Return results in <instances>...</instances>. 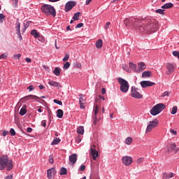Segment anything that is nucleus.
Masks as SVG:
<instances>
[{
    "label": "nucleus",
    "instance_id": "nucleus-1",
    "mask_svg": "<svg viewBox=\"0 0 179 179\" xmlns=\"http://www.w3.org/2000/svg\"><path fill=\"white\" fill-rule=\"evenodd\" d=\"M126 27H129L134 24L136 29L140 30L143 33L149 34V33H155L159 30V24L156 20H140L138 18H126L124 21Z\"/></svg>",
    "mask_w": 179,
    "mask_h": 179
},
{
    "label": "nucleus",
    "instance_id": "nucleus-2",
    "mask_svg": "<svg viewBox=\"0 0 179 179\" xmlns=\"http://www.w3.org/2000/svg\"><path fill=\"white\" fill-rule=\"evenodd\" d=\"M7 171H10L13 169V163L12 159H9L8 155H2L0 157V170L6 169Z\"/></svg>",
    "mask_w": 179,
    "mask_h": 179
},
{
    "label": "nucleus",
    "instance_id": "nucleus-3",
    "mask_svg": "<svg viewBox=\"0 0 179 179\" xmlns=\"http://www.w3.org/2000/svg\"><path fill=\"white\" fill-rule=\"evenodd\" d=\"M41 11L47 16L55 17L57 16V10L54 6L49 4H44L41 8Z\"/></svg>",
    "mask_w": 179,
    "mask_h": 179
},
{
    "label": "nucleus",
    "instance_id": "nucleus-4",
    "mask_svg": "<svg viewBox=\"0 0 179 179\" xmlns=\"http://www.w3.org/2000/svg\"><path fill=\"white\" fill-rule=\"evenodd\" d=\"M117 82L120 85V90L122 92V93H127L128 90H129V84L128 81L122 78H118Z\"/></svg>",
    "mask_w": 179,
    "mask_h": 179
},
{
    "label": "nucleus",
    "instance_id": "nucleus-5",
    "mask_svg": "<svg viewBox=\"0 0 179 179\" xmlns=\"http://www.w3.org/2000/svg\"><path fill=\"white\" fill-rule=\"evenodd\" d=\"M166 108V106L163 103H158L152 107L150 110V114L152 115H157V114H160L163 110Z\"/></svg>",
    "mask_w": 179,
    "mask_h": 179
},
{
    "label": "nucleus",
    "instance_id": "nucleus-6",
    "mask_svg": "<svg viewBox=\"0 0 179 179\" xmlns=\"http://www.w3.org/2000/svg\"><path fill=\"white\" fill-rule=\"evenodd\" d=\"M131 96L134 99H143V95L141 94V90L136 87H131Z\"/></svg>",
    "mask_w": 179,
    "mask_h": 179
},
{
    "label": "nucleus",
    "instance_id": "nucleus-7",
    "mask_svg": "<svg viewBox=\"0 0 179 179\" xmlns=\"http://www.w3.org/2000/svg\"><path fill=\"white\" fill-rule=\"evenodd\" d=\"M157 125H159V120H157V119L150 122V124L147 126L146 132H150V131L156 128Z\"/></svg>",
    "mask_w": 179,
    "mask_h": 179
},
{
    "label": "nucleus",
    "instance_id": "nucleus-8",
    "mask_svg": "<svg viewBox=\"0 0 179 179\" xmlns=\"http://www.w3.org/2000/svg\"><path fill=\"white\" fill-rule=\"evenodd\" d=\"M122 162L124 166H131V164H132V162H134V159L131 158V157L124 156L122 158Z\"/></svg>",
    "mask_w": 179,
    "mask_h": 179
},
{
    "label": "nucleus",
    "instance_id": "nucleus-9",
    "mask_svg": "<svg viewBox=\"0 0 179 179\" xmlns=\"http://www.w3.org/2000/svg\"><path fill=\"white\" fill-rule=\"evenodd\" d=\"M166 150H167V152L177 153L178 152V148H177V145H176V143H172L166 147Z\"/></svg>",
    "mask_w": 179,
    "mask_h": 179
},
{
    "label": "nucleus",
    "instance_id": "nucleus-10",
    "mask_svg": "<svg viewBox=\"0 0 179 179\" xmlns=\"http://www.w3.org/2000/svg\"><path fill=\"white\" fill-rule=\"evenodd\" d=\"M79 104H80V108H82L83 110L85 109V104H86V99H85V95L80 94L79 95Z\"/></svg>",
    "mask_w": 179,
    "mask_h": 179
},
{
    "label": "nucleus",
    "instance_id": "nucleus-11",
    "mask_svg": "<svg viewBox=\"0 0 179 179\" xmlns=\"http://www.w3.org/2000/svg\"><path fill=\"white\" fill-rule=\"evenodd\" d=\"M91 155L92 156L93 160H96L99 157V152L96 150V145H93L91 147Z\"/></svg>",
    "mask_w": 179,
    "mask_h": 179
},
{
    "label": "nucleus",
    "instance_id": "nucleus-12",
    "mask_svg": "<svg viewBox=\"0 0 179 179\" xmlns=\"http://www.w3.org/2000/svg\"><path fill=\"white\" fill-rule=\"evenodd\" d=\"M75 5H76L75 1L67 2L66 3V6H65V12H69V10H71L72 9V8H73V6H75Z\"/></svg>",
    "mask_w": 179,
    "mask_h": 179
},
{
    "label": "nucleus",
    "instance_id": "nucleus-13",
    "mask_svg": "<svg viewBox=\"0 0 179 179\" xmlns=\"http://www.w3.org/2000/svg\"><path fill=\"white\" fill-rule=\"evenodd\" d=\"M141 86L143 88L149 87L150 86H155V83L151 81H141Z\"/></svg>",
    "mask_w": 179,
    "mask_h": 179
},
{
    "label": "nucleus",
    "instance_id": "nucleus-14",
    "mask_svg": "<svg viewBox=\"0 0 179 179\" xmlns=\"http://www.w3.org/2000/svg\"><path fill=\"white\" fill-rule=\"evenodd\" d=\"M166 68L168 69V71L166 73V75H171V73L174 72V65H173L172 64H166Z\"/></svg>",
    "mask_w": 179,
    "mask_h": 179
},
{
    "label": "nucleus",
    "instance_id": "nucleus-15",
    "mask_svg": "<svg viewBox=\"0 0 179 179\" xmlns=\"http://www.w3.org/2000/svg\"><path fill=\"white\" fill-rule=\"evenodd\" d=\"M78 160V155L76 154H72L69 156V162L71 163V164L73 166Z\"/></svg>",
    "mask_w": 179,
    "mask_h": 179
},
{
    "label": "nucleus",
    "instance_id": "nucleus-16",
    "mask_svg": "<svg viewBox=\"0 0 179 179\" xmlns=\"http://www.w3.org/2000/svg\"><path fill=\"white\" fill-rule=\"evenodd\" d=\"M57 171H55V168H52L48 170V178L52 179L54 176H55V173Z\"/></svg>",
    "mask_w": 179,
    "mask_h": 179
},
{
    "label": "nucleus",
    "instance_id": "nucleus-17",
    "mask_svg": "<svg viewBox=\"0 0 179 179\" xmlns=\"http://www.w3.org/2000/svg\"><path fill=\"white\" fill-rule=\"evenodd\" d=\"M48 84L50 86H53V87H57V89H59V87H61V84L56 81L50 80L48 82Z\"/></svg>",
    "mask_w": 179,
    "mask_h": 179
},
{
    "label": "nucleus",
    "instance_id": "nucleus-18",
    "mask_svg": "<svg viewBox=\"0 0 179 179\" xmlns=\"http://www.w3.org/2000/svg\"><path fill=\"white\" fill-rule=\"evenodd\" d=\"M25 100H40V97L36 95H29L24 97Z\"/></svg>",
    "mask_w": 179,
    "mask_h": 179
},
{
    "label": "nucleus",
    "instance_id": "nucleus-19",
    "mask_svg": "<svg viewBox=\"0 0 179 179\" xmlns=\"http://www.w3.org/2000/svg\"><path fill=\"white\" fill-rule=\"evenodd\" d=\"M145 69H146V65L145 64V63L141 62L138 64V69L136 71V72H142V71H143Z\"/></svg>",
    "mask_w": 179,
    "mask_h": 179
},
{
    "label": "nucleus",
    "instance_id": "nucleus-20",
    "mask_svg": "<svg viewBox=\"0 0 179 179\" xmlns=\"http://www.w3.org/2000/svg\"><path fill=\"white\" fill-rule=\"evenodd\" d=\"M173 177H174V173H167L165 172L163 173V179L173 178Z\"/></svg>",
    "mask_w": 179,
    "mask_h": 179
},
{
    "label": "nucleus",
    "instance_id": "nucleus-21",
    "mask_svg": "<svg viewBox=\"0 0 179 179\" xmlns=\"http://www.w3.org/2000/svg\"><path fill=\"white\" fill-rule=\"evenodd\" d=\"M95 45L96 47V48H98L99 50H100V48H101L103 47V40L101 39H99L96 43Z\"/></svg>",
    "mask_w": 179,
    "mask_h": 179
},
{
    "label": "nucleus",
    "instance_id": "nucleus-22",
    "mask_svg": "<svg viewBox=\"0 0 179 179\" xmlns=\"http://www.w3.org/2000/svg\"><path fill=\"white\" fill-rule=\"evenodd\" d=\"M173 5L171 3H166L164 6H162V9H170L173 8Z\"/></svg>",
    "mask_w": 179,
    "mask_h": 179
},
{
    "label": "nucleus",
    "instance_id": "nucleus-23",
    "mask_svg": "<svg viewBox=\"0 0 179 179\" xmlns=\"http://www.w3.org/2000/svg\"><path fill=\"white\" fill-rule=\"evenodd\" d=\"M64 117V110L62 109H58L57 110V118H62Z\"/></svg>",
    "mask_w": 179,
    "mask_h": 179
},
{
    "label": "nucleus",
    "instance_id": "nucleus-24",
    "mask_svg": "<svg viewBox=\"0 0 179 179\" xmlns=\"http://www.w3.org/2000/svg\"><path fill=\"white\" fill-rule=\"evenodd\" d=\"M31 36H34V37L35 38H38V37H40V34L38 32H37V30H36V29H33L31 31Z\"/></svg>",
    "mask_w": 179,
    "mask_h": 179
},
{
    "label": "nucleus",
    "instance_id": "nucleus-25",
    "mask_svg": "<svg viewBox=\"0 0 179 179\" xmlns=\"http://www.w3.org/2000/svg\"><path fill=\"white\" fill-rule=\"evenodd\" d=\"M27 113V109H26V105L22 106V108L20 110V115H24Z\"/></svg>",
    "mask_w": 179,
    "mask_h": 179
},
{
    "label": "nucleus",
    "instance_id": "nucleus-26",
    "mask_svg": "<svg viewBox=\"0 0 179 179\" xmlns=\"http://www.w3.org/2000/svg\"><path fill=\"white\" fill-rule=\"evenodd\" d=\"M53 73L56 76H59L61 75V69L58 67H56L53 71Z\"/></svg>",
    "mask_w": 179,
    "mask_h": 179
},
{
    "label": "nucleus",
    "instance_id": "nucleus-27",
    "mask_svg": "<svg viewBox=\"0 0 179 179\" xmlns=\"http://www.w3.org/2000/svg\"><path fill=\"white\" fill-rule=\"evenodd\" d=\"M77 133L80 135H83V134H85V129L83 128V127H79L77 129Z\"/></svg>",
    "mask_w": 179,
    "mask_h": 179
},
{
    "label": "nucleus",
    "instance_id": "nucleus-28",
    "mask_svg": "<svg viewBox=\"0 0 179 179\" xmlns=\"http://www.w3.org/2000/svg\"><path fill=\"white\" fill-rule=\"evenodd\" d=\"M150 75H152V73L150 71H144V72H143L142 77L143 78H150Z\"/></svg>",
    "mask_w": 179,
    "mask_h": 179
},
{
    "label": "nucleus",
    "instance_id": "nucleus-29",
    "mask_svg": "<svg viewBox=\"0 0 179 179\" xmlns=\"http://www.w3.org/2000/svg\"><path fill=\"white\" fill-rule=\"evenodd\" d=\"M80 15H82V13L80 12L76 13L73 17V20H79Z\"/></svg>",
    "mask_w": 179,
    "mask_h": 179
},
{
    "label": "nucleus",
    "instance_id": "nucleus-30",
    "mask_svg": "<svg viewBox=\"0 0 179 179\" xmlns=\"http://www.w3.org/2000/svg\"><path fill=\"white\" fill-rule=\"evenodd\" d=\"M68 174V171L66 168H62L60 170V176H66Z\"/></svg>",
    "mask_w": 179,
    "mask_h": 179
},
{
    "label": "nucleus",
    "instance_id": "nucleus-31",
    "mask_svg": "<svg viewBox=\"0 0 179 179\" xmlns=\"http://www.w3.org/2000/svg\"><path fill=\"white\" fill-rule=\"evenodd\" d=\"M100 110V108H99V105H95L94 107V115H97L99 114V111Z\"/></svg>",
    "mask_w": 179,
    "mask_h": 179
},
{
    "label": "nucleus",
    "instance_id": "nucleus-32",
    "mask_svg": "<svg viewBox=\"0 0 179 179\" xmlns=\"http://www.w3.org/2000/svg\"><path fill=\"white\" fill-rule=\"evenodd\" d=\"M61 142V139L56 138L53 140V141L52 142L51 145H58L59 143Z\"/></svg>",
    "mask_w": 179,
    "mask_h": 179
},
{
    "label": "nucleus",
    "instance_id": "nucleus-33",
    "mask_svg": "<svg viewBox=\"0 0 179 179\" xmlns=\"http://www.w3.org/2000/svg\"><path fill=\"white\" fill-rule=\"evenodd\" d=\"M126 145H131L132 143V138L128 137L125 139Z\"/></svg>",
    "mask_w": 179,
    "mask_h": 179
},
{
    "label": "nucleus",
    "instance_id": "nucleus-34",
    "mask_svg": "<svg viewBox=\"0 0 179 179\" xmlns=\"http://www.w3.org/2000/svg\"><path fill=\"white\" fill-rule=\"evenodd\" d=\"M129 68L132 69V71H138L136 70V64H134V63H129Z\"/></svg>",
    "mask_w": 179,
    "mask_h": 179
},
{
    "label": "nucleus",
    "instance_id": "nucleus-35",
    "mask_svg": "<svg viewBox=\"0 0 179 179\" xmlns=\"http://www.w3.org/2000/svg\"><path fill=\"white\" fill-rule=\"evenodd\" d=\"M70 66L71 64L69 62H67L64 64L63 69H64V71H66V69H69Z\"/></svg>",
    "mask_w": 179,
    "mask_h": 179
},
{
    "label": "nucleus",
    "instance_id": "nucleus-36",
    "mask_svg": "<svg viewBox=\"0 0 179 179\" xmlns=\"http://www.w3.org/2000/svg\"><path fill=\"white\" fill-rule=\"evenodd\" d=\"M16 30H17V34H20V22H17L16 24Z\"/></svg>",
    "mask_w": 179,
    "mask_h": 179
},
{
    "label": "nucleus",
    "instance_id": "nucleus-37",
    "mask_svg": "<svg viewBox=\"0 0 179 179\" xmlns=\"http://www.w3.org/2000/svg\"><path fill=\"white\" fill-rule=\"evenodd\" d=\"M155 13H159V15H164V10L163 9H157L155 10Z\"/></svg>",
    "mask_w": 179,
    "mask_h": 179
},
{
    "label": "nucleus",
    "instance_id": "nucleus-38",
    "mask_svg": "<svg viewBox=\"0 0 179 179\" xmlns=\"http://www.w3.org/2000/svg\"><path fill=\"white\" fill-rule=\"evenodd\" d=\"M30 23H31V21H28L26 23H24V29L26 30L29 26H30Z\"/></svg>",
    "mask_w": 179,
    "mask_h": 179
},
{
    "label": "nucleus",
    "instance_id": "nucleus-39",
    "mask_svg": "<svg viewBox=\"0 0 179 179\" xmlns=\"http://www.w3.org/2000/svg\"><path fill=\"white\" fill-rule=\"evenodd\" d=\"M177 106H173L171 110V114L174 115V114H177Z\"/></svg>",
    "mask_w": 179,
    "mask_h": 179
},
{
    "label": "nucleus",
    "instance_id": "nucleus-40",
    "mask_svg": "<svg viewBox=\"0 0 179 179\" xmlns=\"http://www.w3.org/2000/svg\"><path fill=\"white\" fill-rule=\"evenodd\" d=\"M173 56L176 57L179 59V52L178 51H173L172 52Z\"/></svg>",
    "mask_w": 179,
    "mask_h": 179
},
{
    "label": "nucleus",
    "instance_id": "nucleus-41",
    "mask_svg": "<svg viewBox=\"0 0 179 179\" xmlns=\"http://www.w3.org/2000/svg\"><path fill=\"white\" fill-rule=\"evenodd\" d=\"M97 122H99L97 115H94V125H97Z\"/></svg>",
    "mask_w": 179,
    "mask_h": 179
},
{
    "label": "nucleus",
    "instance_id": "nucleus-42",
    "mask_svg": "<svg viewBox=\"0 0 179 179\" xmlns=\"http://www.w3.org/2000/svg\"><path fill=\"white\" fill-rule=\"evenodd\" d=\"M69 59V55L66 54L65 57L63 58V62H66Z\"/></svg>",
    "mask_w": 179,
    "mask_h": 179
},
{
    "label": "nucleus",
    "instance_id": "nucleus-43",
    "mask_svg": "<svg viewBox=\"0 0 179 179\" xmlns=\"http://www.w3.org/2000/svg\"><path fill=\"white\" fill-rule=\"evenodd\" d=\"M53 101L54 103H55L56 104H58L59 106H62V101L58 99H54Z\"/></svg>",
    "mask_w": 179,
    "mask_h": 179
},
{
    "label": "nucleus",
    "instance_id": "nucleus-44",
    "mask_svg": "<svg viewBox=\"0 0 179 179\" xmlns=\"http://www.w3.org/2000/svg\"><path fill=\"white\" fill-rule=\"evenodd\" d=\"M10 134L11 136H15V135H16V131H15L14 129H10Z\"/></svg>",
    "mask_w": 179,
    "mask_h": 179
},
{
    "label": "nucleus",
    "instance_id": "nucleus-45",
    "mask_svg": "<svg viewBox=\"0 0 179 179\" xmlns=\"http://www.w3.org/2000/svg\"><path fill=\"white\" fill-rule=\"evenodd\" d=\"M27 90H29V92H33V90H34V86L29 85V87H27Z\"/></svg>",
    "mask_w": 179,
    "mask_h": 179
},
{
    "label": "nucleus",
    "instance_id": "nucleus-46",
    "mask_svg": "<svg viewBox=\"0 0 179 179\" xmlns=\"http://www.w3.org/2000/svg\"><path fill=\"white\" fill-rule=\"evenodd\" d=\"M5 20V15L1 13L0 14V23H2Z\"/></svg>",
    "mask_w": 179,
    "mask_h": 179
},
{
    "label": "nucleus",
    "instance_id": "nucleus-47",
    "mask_svg": "<svg viewBox=\"0 0 179 179\" xmlns=\"http://www.w3.org/2000/svg\"><path fill=\"white\" fill-rule=\"evenodd\" d=\"M7 57H8V55L7 54H2L1 55H0V59H6V58H7Z\"/></svg>",
    "mask_w": 179,
    "mask_h": 179
},
{
    "label": "nucleus",
    "instance_id": "nucleus-48",
    "mask_svg": "<svg viewBox=\"0 0 179 179\" xmlns=\"http://www.w3.org/2000/svg\"><path fill=\"white\" fill-rule=\"evenodd\" d=\"M143 157H141V158H138V159H137V164H142V162H143Z\"/></svg>",
    "mask_w": 179,
    "mask_h": 179
},
{
    "label": "nucleus",
    "instance_id": "nucleus-49",
    "mask_svg": "<svg viewBox=\"0 0 179 179\" xmlns=\"http://www.w3.org/2000/svg\"><path fill=\"white\" fill-rule=\"evenodd\" d=\"M74 66L76 68H82V64L79 63V62H76Z\"/></svg>",
    "mask_w": 179,
    "mask_h": 179
},
{
    "label": "nucleus",
    "instance_id": "nucleus-50",
    "mask_svg": "<svg viewBox=\"0 0 179 179\" xmlns=\"http://www.w3.org/2000/svg\"><path fill=\"white\" fill-rule=\"evenodd\" d=\"M80 171H85V170H86V166L81 165L80 167Z\"/></svg>",
    "mask_w": 179,
    "mask_h": 179
},
{
    "label": "nucleus",
    "instance_id": "nucleus-51",
    "mask_svg": "<svg viewBox=\"0 0 179 179\" xmlns=\"http://www.w3.org/2000/svg\"><path fill=\"white\" fill-rule=\"evenodd\" d=\"M80 27H83V23L78 24L76 27V29H80Z\"/></svg>",
    "mask_w": 179,
    "mask_h": 179
},
{
    "label": "nucleus",
    "instance_id": "nucleus-52",
    "mask_svg": "<svg viewBox=\"0 0 179 179\" xmlns=\"http://www.w3.org/2000/svg\"><path fill=\"white\" fill-rule=\"evenodd\" d=\"M97 100H105L104 96L99 95L98 98L96 99V101H97Z\"/></svg>",
    "mask_w": 179,
    "mask_h": 179
},
{
    "label": "nucleus",
    "instance_id": "nucleus-53",
    "mask_svg": "<svg viewBox=\"0 0 179 179\" xmlns=\"http://www.w3.org/2000/svg\"><path fill=\"white\" fill-rule=\"evenodd\" d=\"M110 24H111V23L110 22H108L106 24H105V29L106 30H107V29H108V27H110Z\"/></svg>",
    "mask_w": 179,
    "mask_h": 179
},
{
    "label": "nucleus",
    "instance_id": "nucleus-54",
    "mask_svg": "<svg viewBox=\"0 0 179 179\" xmlns=\"http://www.w3.org/2000/svg\"><path fill=\"white\" fill-rule=\"evenodd\" d=\"M49 162L50 163V164H54V158H52V157H50Z\"/></svg>",
    "mask_w": 179,
    "mask_h": 179
},
{
    "label": "nucleus",
    "instance_id": "nucleus-55",
    "mask_svg": "<svg viewBox=\"0 0 179 179\" xmlns=\"http://www.w3.org/2000/svg\"><path fill=\"white\" fill-rule=\"evenodd\" d=\"M9 134V131H6V130H4L3 131V136H6L7 135Z\"/></svg>",
    "mask_w": 179,
    "mask_h": 179
},
{
    "label": "nucleus",
    "instance_id": "nucleus-56",
    "mask_svg": "<svg viewBox=\"0 0 179 179\" xmlns=\"http://www.w3.org/2000/svg\"><path fill=\"white\" fill-rule=\"evenodd\" d=\"M170 132L172 134V135H177V131H174L173 129H171Z\"/></svg>",
    "mask_w": 179,
    "mask_h": 179
},
{
    "label": "nucleus",
    "instance_id": "nucleus-57",
    "mask_svg": "<svg viewBox=\"0 0 179 179\" xmlns=\"http://www.w3.org/2000/svg\"><path fill=\"white\" fill-rule=\"evenodd\" d=\"M20 57H22V55H20V54H17V55H14V58H17V59H19L20 58Z\"/></svg>",
    "mask_w": 179,
    "mask_h": 179
},
{
    "label": "nucleus",
    "instance_id": "nucleus-58",
    "mask_svg": "<svg viewBox=\"0 0 179 179\" xmlns=\"http://www.w3.org/2000/svg\"><path fill=\"white\" fill-rule=\"evenodd\" d=\"M166 96H169V92L167 91L162 94V97H166Z\"/></svg>",
    "mask_w": 179,
    "mask_h": 179
},
{
    "label": "nucleus",
    "instance_id": "nucleus-59",
    "mask_svg": "<svg viewBox=\"0 0 179 179\" xmlns=\"http://www.w3.org/2000/svg\"><path fill=\"white\" fill-rule=\"evenodd\" d=\"M13 6L14 8H17V1H14V3H13Z\"/></svg>",
    "mask_w": 179,
    "mask_h": 179
},
{
    "label": "nucleus",
    "instance_id": "nucleus-60",
    "mask_svg": "<svg viewBox=\"0 0 179 179\" xmlns=\"http://www.w3.org/2000/svg\"><path fill=\"white\" fill-rule=\"evenodd\" d=\"M32 131H33V129H31V127H28L27 129V132H28L29 134H30Z\"/></svg>",
    "mask_w": 179,
    "mask_h": 179
},
{
    "label": "nucleus",
    "instance_id": "nucleus-61",
    "mask_svg": "<svg viewBox=\"0 0 179 179\" xmlns=\"http://www.w3.org/2000/svg\"><path fill=\"white\" fill-rule=\"evenodd\" d=\"M41 125H42V127H46L47 126V123H45V120H43L41 122Z\"/></svg>",
    "mask_w": 179,
    "mask_h": 179
},
{
    "label": "nucleus",
    "instance_id": "nucleus-62",
    "mask_svg": "<svg viewBox=\"0 0 179 179\" xmlns=\"http://www.w3.org/2000/svg\"><path fill=\"white\" fill-rule=\"evenodd\" d=\"M17 36H18V38H19L20 41H22V34H20H20H17Z\"/></svg>",
    "mask_w": 179,
    "mask_h": 179
},
{
    "label": "nucleus",
    "instance_id": "nucleus-63",
    "mask_svg": "<svg viewBox=\"0 0 179 179\" xmlns=\"http://www.w3.org/2000/svg\"><path fill=\"white\" fill-rule=\"evenodd\" d=\"M25 61H26V62H31V59H30V58H29V57H27V58L25 59Z\"/></svg>",
    "mask_w": 179,
    "mask_h": 179
},
{
    "label": "nucleus",
    "instance_id": "nucleus-64",
    "mask_svg": "<svg viewBox=\"0 0 179 179\" xmlns=\"http://www.w3.org/2000/svg\"><path fill=\"white\" fill-rule=\"evenodd\" d=\"M101 93H102V94H106V89L105 88H102Z\"/></svg>",
    "mask_w": 179,
    "mask_h": 179
}]
</instances>
